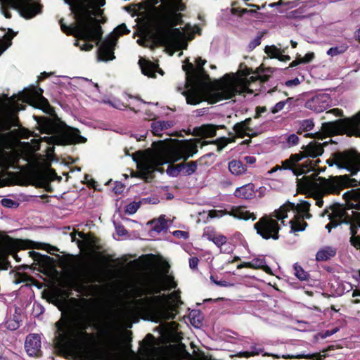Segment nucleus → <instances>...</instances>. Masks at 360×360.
<instances>
[{
    "mask_svg": "<svg viewBox=\"0 0 360 360\" xmlns=\"http://www.w3.org/2000/svg\"><path fill=\"white\" fill-rule=\"evenodd\" d=\"M73 305L69 313H62L55 323L54 347L61 353L82 352L87 360H95L96 354L86 349L94 338V334L87 332L90 327L97 328L96 320L98 302L91 298L71 297Z\"/></svg>",
    "mask_w": 360,
    "mask_h": 360,
    "instance_id": "obj_1",
    "label": "nucleus"
},
{
    "mask_svg": "<svg viewBox=\"0 0 360 360\" xmlns=\"http://www.w3.org/2000/svg\"><path fill=\"white\" fill-rule=\"evenodd\" d=\"M167 268L164 270V276H154L146 281L135 285L130 290V295L134 298V307L139 312L159 315L166 307L169 300L173 304L170 307L172 310L177 312L179 304H181L180 292L174 291L169 295H160L162 291L176 288V282L173 276H167L169 265L166 264Z\"/></svg>",
    "mask_w": 360,
    "mask_h": 360,
    "instance_id": "obj_2",
    "label": "nucleus"
},
{
    "mask_svg": "<svg viewBox=\"0 0 360 360\" xmlns=\"http://www.w3.org/2000/svg\"><path fill=\"white\" fill-rule=\"evenodd\" d=\"M159 8L165 12L159 16L155 32L151 34L153 42L157 46L180 49L184 33L175 27L183 23V15L179 12L185 11L186 5L182 0H166L165 5Z\"/></svg>",
    "mask_w": 360,
    "mask_h": 360,
    "instance_id": "obj_3",
    "label": "nucleus"
},
{
    "mask_svg": "<svg viewBox=\"0 0 360 360\" xmlns=\"http://www.w3.org/2000/svg\"><path fill=\"white\" fill-rule=\"evenodd\" d=\"M34 102L36 107L42 110L49 117L34 116L35 120L41 128L42 133L52 135L50 142L58 146H68L77 143H84L86 138L80 135V131L77 128L68 126L56 115L54 108L49 104L46 98H39Z\"/></svg>",
    "mask_w": 360,
    "mask_h": 360,
    "instance_id": "obj_4",
    "label": "nucleus"
},
{
    "mask_svg": "<svg viewBox=\"0 0 360 360\" xmlns=\"http://www.w3.org/2000/svg\"><path fill=\"white\" fill-rule=\"evenodd\" d=\"M94 0H79L74 6H71L72 11L75 14L77 23L74 25L68 26L63 22V19L59 21L62 31L67 35H72L84 41H95L97 45L102 42L103 30L102 27L92 22L96 20L88 16V8L94 6Z\"/></svg>",
    "mask_w": 360,
    "mask_h": 360,
    "instance_id": "obj_5",
    "label": "nucleus"
},
{
    "mask_svg": "<svg viewBox=\"0 0 360 360\" xmlns=\"http://www.w3.org/2000/svg\"><path fill=\"white\" fill-rule=\"evenodd\" d=\"M323 143L312 141L306 146H302V151L298 153L291 154L289 158L283 160V167L290 169L292 174L298 178L299 176L308 172L315 170L316 167L321 162L319 159L311 160L310 158H316L321 156L323 152Z\"/></svg>",
    "mask_w": 360,
    "mask_h": 360,
    "instance_id": "obj_6",
    "label": "nucleus"
},
{
    "mask_svg": "<svg viewBox=\"0 0 360 360\" xmlns=\"http://www.w3.org/2000/svg\"><path fill=\"white\" fill-rule=\"evenodd\" d=\"M353 204L343 205L338 202L326 207L321 216L327 215L329 222L325 228L330 233L333 229L345 224L349 225L351 237L356 236L358 229L360 228V212L352 210Z\"/></svg>",
    "mask_w": 360,
    "mask_h": 360,
    "instance_id": "obj_7",
    "label": "nucleus"
},
{
    "mask_svg": "<svg viewBox=\"0 0 360 360\" xmlns=\"http://www.w3.org/2000/svg\"><path fill=\"white\" fill-rule=\"evenodd\" d=\"M245 93L252 94L250 89L248 82L240 80L237 83L220 84L217 89H209L206 93L207 101L212 104L217 103L223 100L231 99L236 95Z\"/></svg>",
    "mask_w": 360,
    "mask_h": 360,
    "instance_id": "obj_8",
    "label": "nucleus"
},
{
    "mask_svg": "<svg viewBox=\"0 0 360 360\" xmlns=\"http://www.w3.org/2000/svg\"><path fill=\"white\" fill-rule=\"evenodd\" d=\"M133 160L136 163L138 173L136 176L149 181L154 178L153 173L160 171L159 167L163 162L161 159L150 155L147 150H138L131 155Z\"/></svg>",
    "mask_w": 360,
    "mask_h": 360,
    "instance_id": "obj_9",
    "label": "nucleus"
},
{
    "mask_svg": "<svg viewBox=\"0 0 360 360\" xmlns=\"http://www.w3.org/2000/svg\"><path fill=\"white\" fill-rule=\"evenodd\" d=\"M359 127H360V112L350 118L338 119L322 124V129L332 136L346 134L352 136L354 135Z\"/></svg>",
    "mask_w": 360,
    "mask_h": 360,
    "instance_id": "obj_10",
    "label": "nucleus"
},
{
    "mask_svg": "<svg viewBox=\"0 0 360 360\" xmlns=\"http://www.w3.org/2000/svg\"><path fill=\"white\" fill-rule=\"evenodd\" d=\"M329 166L335 165L340 169H346L352 175L360 171V158L354 150L338 151L332 155V158L326 160Z\"/></svg>",
    "mask_w": 360,
    "mask_h": 360,
    "instance_id": "obj_11",
    "label": "nucleus"
},
{
    "mask_svg": "<svg viewBox=\"0 0 360 360\" xmlns=\"http://www.w3.org/2000/svg\"><path fill=\"white\" fill-rule=\"evenodd\" d=\"M275 212L276 210L269 215L264 214L254 224V229L257 233L265 240L279 239L281 226L277 216H275Z\"/></svg>",
    "mask_w": 360,
    "mask_h": 360,
    "instance_id": "obj_12",
    "label": "nucleus"
},
{
    "mask_svg": "<svg viewBox=\"0 0 360 360\" xmlns=\"http://www.w3.org/2000/svg\"><path fill=\"white\" fill-rule=\"evenodd\" d=\"M100 281V276L98 271L94 269L86 268L84 271L79 272L77 277L70 281V288L79 293H84L99 288L97 285H93Z\"/></svg>",
    "mask_w": 360,
    "mask_h": 360,
    "instance_id": "obj_13",
    "label": "nucleus"
},
{
    "mask_svg": "<svg viewBox=\"0 0 360 360\" xmlns=\"http://www.w3.org/2000/svg\"><path fill=\"white\" fill-rule=\"evenodd\" d=\"M323 177H319L320 184L314 181L309 176H303L302 178H297V186L299 190L310 191L314 199L316 200V205L322 207L323 205V197L324 195L332 194L326 193L323 187Z\"/></svg>",
    "mask_w": 360,
    "mask_h": 360,
    "instance_id": "obj_14",
    "label": "nucleus"
},
{
    "mask_svg": "<svg viewBox=\"0 0 360 360\" xmlns=\"http://www.w3.org/2000/svg\"><path fill=\"white\" fill-rule=\"evenodd\" d=\"M2 243L7 252V255H11L17 262L21 261L18 255V252L20 250H29L34 248H41L36 242L28 239L13 238L6 235L2 238Z\"/></svg>",
    "mask_w": 360,
    "mask_h": 360,
    "instance_id": "obj_15",
    "label": "nucleus"
},
{
    "mask_svg": "<svg viewBox=\"0 0 360 360\" xmlns=\"http://www.w3.org/2000/svg\"><path fill=\"white\" fill-rule=\"evenodd\" d=\"M310 206L311 204L306 200H302L297 205L287 201L278 209L276 210L275 216H277V219L281 220L283 225H285L284 219L288 217V212L290 211H292L295 215H302L303 218L309 219L312 217L309 213Z\"/></svg>",
    "mask_w": 360,
    "mask_h": 360,
    "instance_id": "obj_16",
    "label": "nucleus"
},
{
    "mask_svg": "<svg viewBox=\"0 0 360 360\" xmlns=\"http://www.w3.org/2000/svg\"><path fill=\"white\" fill-rule=\"evenodd\" d=\"M7 6L17 10L22 18L31 19L42 11V5L34 0H7Z\"/></svg>",
    "mask_w": 360,
    "mask_h": 360,
    "instance_id": "obj_17",
    "label": "nucleus"
},
{
    "mask_svg": "<svg viewBox=\"0 0 360 360\" xmlns=\"http://www.w3.org/2000/svg\"><path fill=\"white\" fill-rule=\"evenodd\" d=\"M322 180L325 191L333 194H340L344 188L357 186V181L355 179H351L347 174L336 176L331 179L323 178Z\"/></svg>",
    "mask_w": 360,
    "mask_h": 360,
    "instance_id": "obj_18",
    "label": "nucleus"
},
{
    "mask_svg": "<svg viewBox=\"0 0 360 360\" xmlns=\"http://www.w3.org/2000/svg\"><path fill=\"white\" fill-rule=\"evenodd\" d=\"M203 81H197L195 83H186L187 91H184L182 94L186 97V103L189 105H198L205 101L203 93Z\"/></svg>",
    "mask_w": 360,
    "mask_h": 360,
    "instance_id": "obj_19",
    "label": "nucleus"
},
{
    "mask_svg": "<svg viewBox=\"0 0 360 360\" xmlns=\"http://www.w3.org/2000/svg\"><path fill=\"white\" fill-rule=\"evenodd\" d=\"M116 44L117 39L112 34L109 35L102 41L97 51L98 60L108 62L114 60L115 58L114 51Z\"/></svg>",
    "mask_w": 360,
    "mask_h": 360,
    "instance_id": "obj_20",
    "label": "nucleus"
},
{
    "mask_svg": "<svg viewBox=\"0 0 360 360\" xmlns=\"http://www.w3.org/2000/svg\"><path fill=\"white\" fill-rule=\"evenodd\" d=\"M43 89L40 87L31 86L30 88L25 89L17 95H13L10 98V101L14 105H18V102L21 101L23 103H31L34 101L44 98L43 96Z\"/></svg>",
    "mask_w": 360,
    "mask_h": 360,
    "instance_id": "obj_21",
    "label": "nucleus"
},
{
    "mask_svg": "<svg viewBox=\"0 0 360 360\" xmlns=\"http://www.w3.org/2000/svg\"><path fill=\"white\" fill-rule=\"evenodd\" d=\"M202 141H201L200 139L186 141L178 150L175 160H187L189 158L193 157L198 151V144H200V146L201 142Z\"/></svg>",
    "mask_w": 360,
    "mask_h": 360,
    "instance_id": "obj_22",
    "label": "nucleus"
},
{
    "mask_svg": "<svg viewBox=\"0 0 360 360\" xmlns=\"http://www.w3.org/2000/svg\"><path fill=\"white\" fill-rule=\"evenodd\" d=\"M25 348L30 356H41V338L38 334H30L26 337Z\"/></svg>",
    "mask_w": 360,
    "mask_h": 360,
    "instance_id": "obj_23",
    "label": "nucleus"
},
{
    "mask_svg": "<svg viewBox=\"0 0 360 360\" xmlns=\"http://www.w3.org/2000/svg\"><path fill=\"white\" fill-rule=\"evenodd\" d=\"M202 236L221 248L227 242V238L222 234L217 233L212 227H206L204 229Z\"/></svg>",
    "mask_w": 360,
    "mask_h": 360,
    "instance_id": "obj_24",
    "label": "nucleus"
},
{
    "mask_svg": "<svg viewBox=\"0 0 360 360\" xmlns=\"http://www.w3.org/2000/svg\"><path fill=\"white\" fill-rule=\"evenodd\" d=\"M222 128H225V126H217L211 124H202L195 128V132L197 136H201L202 138L214 137L217 134V130Z\"/></svg>",
    "mask_w": 360,
    "mask_h": 360,
    "instance_id": "obj_25",
    "label": "nucleus"
},
{
    "mask_svg": "<svg viewBox=\"0 0 360 360\" xmlns=\"http://www.w3.org/2000/svg\"><path fill=\"white\" fill-rule=\"evenodd\" d=\"M234 195L236 198L249 200L254 198L255 195V185L252 183H249L237 188L234 191Z\"/></svg>",
    "mask_w": 360,
    "mask_h": 360,
    "instance_id": "obj_26",
    "label": "nucleus"
},
{
    "mask_svg": "<svg viewBox=\"0 0 360 360\" xmlns=\"http://www.w3.org/2000/svg\"><path fill=\"white\" fill-rule=\"evenodd\" d=\"M229 214L239 219L248 220L252 219H256V215L245 210V207H233L229 211Z\"/></svg>",
    "mask_w": 360,
    "mask_h": 360,
    "instance_id": "obj_27",
    "label": "nucleus"
},
{
    "mask_svg": "<svg viewBox=\"0 0 360 360\" xmlns=\"http://www.w3.org/2000/svg\"><path fill=\"white\" fill-rule=\"evenodd\" d=\"M329 97L326 94L319 95L311 99L310 108L316 112H322L327 108Z\"/></svg>",
    "mask_w": 360,
    "mask_h": 360,
    "instance_id": "obj_28",
    "label": "nucleus"
},
{
    "mask_svg": "<svg viewBox=\"0 0 360 360\" xmlns=\"http://www.w3.org/2000/svg\"><path fill=\"white\" fill-rule=\"evenodd\" d=\"M183 70L186 72V83H195L197 81L202 80L200 75H199V71L191 63L188 62L187 64L184 65Z\"/></svg>",
    "mask_w": 360,
    "mask_h": 360,
    "instance_id": "obj_29",
    "label": "nucleus"
},
{
    "mask_svg": "<svg viewBox=\"0 0 360 360\" xmlns=\"http://www.w3.org/2000/svg\"><path fill=\"white\" fill-rule=\"evenodd\" d=\"M337 254V249L331 246H325L321 248L316 255L317 262H326L334 257Z\"/></svg>",
    "mask_w": 360,
    "mask_h": 360,
    "instance_id": "obj_30",
    "label": "nucleus"
},
{
    "mask_svg": "<svg viewBox=\"0 0 360 360\" xmlns=\"http://www.w3.org/2000/svg\"><path fill=\"white\" fill-rule=\"evenodd\" d=\"M139 64L141 69V72L148 77H155L156 68L158 67L154 63L149 60L140 59Z\"/></svg>",
    "mask_w": 360,
    "mask_h": 360,
    "instance_id": "obj_31",
    "label": "nucleus"
},
{
    "mask_svg": "<svg viewBox=\"0 0 360 360\" xmlns=\"http://www.w3.org/2000/svg\"><path fill=\"white\" fill-rule=\"evenodd\" d=\"M302 215H294V217L289 221L290 224V233H295L305 230L308 224L304 221Z\"/></svg>",
    "mask_w": 360,
    "mask_h": 360,
    "instance_id": "obj_32",
    "label": "nucleus"
},
{
    "mask_svg": "<svg viewBox=\"0 0 360 360\" xmlns=\"http://www.w3.org/2000/svg\"><path fill=\"white\" fill-rule=\"evenodd\" d=\"M99 333L103 338L104 342L108 345H111L114 343L115 335L113 333V326L112 323H108L104 327L99 329Z\"/></svg>",
    "mask_w": 360,
    "mask_h": 360,
    "instance_id": "obj_33",
    "label": "nucleus"
},
{
    "mask_svg": "<svg viewBox=\"0 0 360 360\" xmlns=\"http://www.w3.org/2000/svg\"><path fill=\"white\" fill-rule=\"evenodd\" d=\"M228 168L229 172L235 175L240 176L245 174L247 171V167L240 160H233L229 162Z\"/></svg>",
    "mask_w": 360,
    "mask_h": 360,
    "instance_id": "obj_34",
    "label": "nucleus"
},
{
    "mask_svg": "<svg viewBox=\"0 0 360 360\" xmlns=\"http://www.w3.org/2000/svg\"><path fill=\"white\" fill-rule=\"evenodd\" d=\"M234 141L233 138L220 137L213 141H203L201 142L200 148L207 146L208 144H214L217 146V151L220 152L229 143Z\"/></svg>",
    "mask_w": 360,
    "mask_h": 360,
    "instance_id": "obj_35",
    "label": "nucleus"
},
{
    "mask_svg": "<svg viewBox=\"0 0 360 360\" xmlns=\"http://www.w3.org/2000/svg\"><path fill=\"white\" fill-rule=\"evenodd\" d=\"M266 260L264 257H256L252 259L250 262H243L237 266L238 269L243 268H250L252 269H261Z\"/></svg>",
    "mask_w": 360,
    "mask_h": 360,
    "instance_id": "obj_36",
    "label": "nucleus"
},
{
    "mask_svg": "<svg viewBox=\"0 0 360 360\" xmlns=\"http://www.w3.org/2000/svg\"><path fill=\"white\" fill-rule=\"evenodd\" d=\"M172 126L169 121H157L151 123V131L155 136H162L161 132Z\"/></svg>",
    "mask_w": 360,
    "mask_h": 360,
    "instance_id": "obj_37",
    "label": "nucleus"
},
{
    "mask_svg": "<svg viewBox=\"0 0 360 360\" xmlns=\"http://www.w3.org/2000/svg\"><path fill=\"white\" fill-rule=\"evenodd\" d=\"M326 355H321L320 353H314V354H299L297 355H283V358L285 359H310V360H322L323 358H325Z\"/></svg>",
    "mask_w": 360,
    "mask_h": 360,
    "instance_id": "obj_38",
    "label": "nucleus"
},
{
    "mask_svg": "<svg viewBox=\"0 0 360 360\" xmlns=\"http://www.w3.org/2000/svg\"><path fill=\"white\" fill-rule=\"evenodd\" d=\"M314 58L315 54L314 52H309L306 53L305 56L302 58H301L300 56L299 55L295 60H294L290 63L289 66L286 69L296 67L300 64L309 63L314 59Z\"/></svg>",
    "mask_w": 360,
    "mask_h": 360,
    "instance_id": "obj_39",
    "label": "nucleus"
},
{
    "mask_svg": "<svg viewBox=\"0 0 360 360\" xmlns=\"http://www.w3.org/2000/svg\"><path fill=\"white\" fill-rule=\"evenodd\" d=\"M29 257H31L34 262L39 264H45L53 261V259L48 255H44L35 251H29L27 252Z\"/></svg>",
    "mask_w": 360,
    "mask_h": 360,
    "instance_id": "obj_40",
    "label": "nucleus"
},
{
    "mask_svg": "<svg viewBox=\"0 0 360 360\" xmlns=\"http://www.w3.org/2000/svg\"><path fill=\"white\" fill-rule=\"evenodd\" d=\"M233 129L235 131L236 134L240 138H244L245 136L252 138L257 136V133L252 132L251 134H250V132L244 126V124L242 123V122L235 124Z\"/></svg>",
    "mask_w": 360,
    "mask_h": 360,
    "instance_id": "obj_41",
    "label": "nucleus"
},
{
    "mask_svg": "<svg viewBox=\"0 0 360 360\" xmlns=\"http://www.w3.org/2000/svg\"><path fill=\"white\" fill-rule=\"evenodd\" d=\"M206 60L202 59L201 57H198L195 60L196 63V69L199 71V75H200V78L202 81L209 79V75L205 72L203 65L206 63Z\"/></svg>",
    "mask_w": 360,
    "mask_h": 360,
    "instance_id": "obj_42",
    "label": "nucleus"
},
{
    "mask_svg": "<svg viewBox=\"0 0 360 360\" xmlns=\"http://www.w3.org/2000/svg\"><path fill=\"white\" fill-rule=\"evenodd\" d=\"M47 300L49 303L53 304V305L58 307V308L61 311L62 310V304L63 302L60 295L56 292H50Z\"/></svg>",
    "mask_w": 360,
    "mask_h": 360,
    "instance_id": "obj_43",
    "label": "nucleus"
},
{
    "mask_svg": "<svg viewBox=\"0 0 360 360\" xmlns=\"http://www.w3.org/2000/svg\"><path fill=\"white\" fill-rule=\"evenodd\" d=\"M197 161L199 165L210 166L214 162V154L213 153H208L200 157Z\"/></svg>",
    "mask_w": 360,
    "mask_h": 360,
    "instance_id": "obj_44",
    "label": "nucleus"
},
{
    "mask_svg": "<svg viewBox=\"0 0 360 360\" xmlns=\"http://www.w3.org/2000/svg\"><path fill=\"white\" fill-rule=\"evenodd\" d=\"M198 161H191L188 162H186L185 170L184 171V175H191L194 174L198 167Z\"/></svg>",
    "mask_w": 360,
    "mask_h": 360,
    "instance_id": "obj_45",
    "label": "nucleus"
},
{
    "mask_svg": "<svg viewBox=\"0 0 360 360\" xmlns=\"http://www.w3.org/2000/svg\"><path fill=\"white\" fill-rule=\"evenodd\" d=\"M265 53L271 58H278L281 49L276 46H266L264 49Z\"/></svg>",
    "mask_w": 360,
    "mask_h": 360,
    "instance_id": "obj_46",
    "label": "nucleus"
},
{
    "mask_svg": "<svg viewBox=\"0 0 360 360\" xmlns=\"http://www.w3.org/2000/svg\"><path fill=\"white\" fill-rule=\"evenodd\" d=\"M347 49V46L346 45H342L340 46H335L330 48L328 51L327 54L331 56H335L339 54L345 53Z\"/></svg>",
    "mask_w": 360,
    "mask_h": 360,
    "instance_id": "obj_47",
    "label": "nucleus"
},
{
    "mask_svg": "<svg viewBox=\"0 0 360 360\" xmlns=\"http://www.w3.org/2000/svg\"><path fill=\"white\" fill-rule=\"evenodd\" d=\"M129 33L130 30L127 28V25L124 23H122L114 30V34L115 36H113L117 39L119 37L124 34H128Z\"/></svg>",
    "mask_w": 360,
    "mask_h": 360,
    "instance_id": "obj_48",
    "label": "nucleus"
},
{
    "mask_svg": "<svg viewBox=\"0 0 360 360\" xmlns=\"http://www.w3.org/2000/svg\"><path fill=\"white\" fill-rule=\"evenodd\" d=\"M141 206V202H131L125 207V212L129 214H134Z\"/></svg>",
    "mask_w": 360,
    "mask_h": 360,
    "instance_id": "obj_49",
    "label": "nucleus"
},
{
    "mask_svg": "<svg viewBox=\"0 0 360 360\" xmlns=\"http://www.w3.org/2000/svg\"><path fill=\"white\" fill-rule=\"evenodd\" d=\"M293 98H288L285 101H280L278 103H277L272 108H271V112L273 113V114H276L277 112H278L279 111L282 110L284 108V106L288 103H290L292 101Z\"/></svg>",
    "mask_w": 360,
    "mask_h": 360,
    "instance_id": "obj_50",
    "label": "nucleus"
},
{
    "mask_svg": "<svg viewBox=\"0 0 360 360\" xmlns=\"http://www.w3.org/2000/svg\"><path fill=\"white\" fill-rule=\"evenodd\" d=\"M294 269H295V276L300 281H306V280H307L309 274L300 266L295 265Z\"/></svg>",
    "mask_w": 360,
    "mask_h": 360,
    "instance_id": "obj_51",
    "label": "nucleus"
},
{
    "mask_svg": "<svg viewBox=\"0 0 360 360\" xmlns=\"http://www.w3.org/2000/svg\"><path fill=\"white\" fill-rule=\"evenodd\" d=\"M165 229H167V222L165 219H160L153 227V231L157 233H160Z\"/></svg>",
    "mask_w": 360,
    "mask_h": 360,
    "instance_id": "obj_52",
    "label": "nucleus"
},
{
    "mask_svg": "<svg viewBox=\"0 0 360 360\" xmlns=\"http://www.w3.org/2000/svg\"><path fill=\"white\" fill-rule=\"evenodd\" d=\"M314 124L311 120H304L301 123L300 129L304 131H309L313 129Z\"/></svg>",
    "mask_w": 360,
    "mask_h": 360,
    "instance_id": "obj_53",
    "label": "nucleus"
},
{
    "mask_svg": "<svg viewBox=\"0 0 360 360\" xmlns=\"http://www.w3.org/2000/svg\"><path fill=\"white\" fill-rule=\"evenodd\" d=\"M36 244L39 245V247H41V249L46 250L51 255H54L55 251H58V248L57 247L51 245L49 244L40 243H36Z\"/></svg>",
    "mask_w": 360,
    "mask_h": 360,
    "instance_id": "obj_54",
    "label": "nucleus"
},
{
    "mask_svg": "<svg viewBox=\"0 0 360 360\" xmlns=\"http://www.w3.org/2000/svg\"><path fill=\"white\" fill-rule=\"evenodd\" d=\"M90 177L91 176L89 174H86L84 175V181L83 183L86 184V186L90 188L96 189V181Z\"/></svg>",
    "mask_w": 360,
    "mask_h": 360,
    "instance_id": "obj_55",
    "label": "nucleus"
},
{
    "mask_svg": "<svg viewBox=\"0 0 360 360\" xmlns=\"http://www.w3.org/2000/svg\"><path fill=\"white\" fill-rule=\"evenodd\" d=\"M11 267V264L8 259V255L3 257L0 259V270H8Z\"/></svg>",
    "mask_w": 360,
    "mask_h": 360,
    "instance_id": "obj_56",
    "label": "nucleus"
},
{
    "mask_svg": "<svg viewBox=\"0 0 360 360\" xmlns=\"http://www.w3.org/2000/svg\"><path fill=\"white\" fill-rule=\"evenodd\" d=\"M299 137L295 134L289 135L287 138V142L290 146H296L299 143Z\"/></svg>",
    "mask_w": 360,
    "mask_h": 360,
    "instance_id": "obj_57",
    "label": "nucleus"
},
{
    "mask_svg": "<svg viewBox=\"0 0 360 360\" xmlns=\"http://www.w3.org/2000/svg\"><path fill=\"white\" fill-rule=\"evenodd\" d=\"M262 34H260L259 35L257 36L253 40H252L249 44V48L250 49H254L261 44V40L262 37Z\"/></svg>",
    "mask_w": 360,
    "mask_h": 360,
    "instance_id": "obj_58",
    "label": "nucleus"
},
{
    "mask_svg": "<svg viewBox=\"0 0 360 360\" xmlns=\"http://www.w3.org/2000/svg\"><path fill=\"white\" fill-rule=\"evenodd\" d=\"M15 36V33L11 29H8V34L5 35L4 38L6 40H8L9 42H8V44L6 46H4L2 42H0V46H2V47H4V48L6 47V49H7L9 46L11 45V39Z\"/></svg>",
    "mask_w": 360,
    "mask_h": 360,
    "instance_id": "obj_59",
    "label": "nucleus"
},
{
    "mask_svg": "<svg viewBox=\"0 0 360 360\" xmlns=\"http://www.w3.org/2000/svg\"><path fill=\"white\" fill-rule=\"evenodd\" d=\"M238 4H239V3L238 1H233L232 2L231 13L233 15H238L240 16V13H241L242 8H240V7L238 6Z\"/></svg>",
    "mask_w": 360,
    "mask_h": 360,
    "instance_id": "obj_60",
    "label": "nucleus"
},
{
    "mask_svg": "<svg viewBox=\"0 0 360 360\" xmlns=\"http://www.w3.org/2000/svg\"><path fill=\"white\" fill-rule=\"evenodd\" d=\"M18 123H19L18 117L17 116H15V115H11L9 117V124H8V126L6 128V129H10L11 126L18 127L19 126Z\"/></svg>",
    "mask_w": 360,
    "mask_h": 360,
    "instance_id": "obj_61",
    "label": "nucleus"
},
{
    "mask_svg": "<svg viewBox=\"0 0 360 360\" xmlns=\"http://www.w3.org/2000/svg\"><path fill=\"white\" fill-rule=\"evenodd\" d=\"M167 173L171 176H177L179 174L174 165H169Z\"/></svg>",
    "mask_w": 360,
    "mask_h": 360,
    "instance_id": "obj_62",
    "label": "nucleus"
},
{
    "mask_svg": "<svg viewBox=\"0 0 360 360\" xmlns=\"http://www.w3.org/2000/svg\"><path fill=\"white\" fill-rule=\"evenodd\" d=\"M349 242L352 246L356 248V249L360 248V236H356L354 237H350Z\"/></svg>",
    "mask_w": 360,
    "mask_h": 360,
    "instance_id": "obj_63",
    "label": "nucleus"
},
{
    "mask_svg": "<svg viewBox=\"0 0 360 360\" xmlns=\"http://www.w3.org/2000/svg\"><path fill=\"white\" fill-rule=\"evenodd\" d=\"M124 189V186L121 182H115V186L113 188V191L116 194H121L123 193Z\"/></svg>",
    "mask_w": 360,
    "mask_h": 360,
    "instance_id": "obj_64",
    "label": "nucleus"
}]
</instances>
